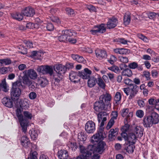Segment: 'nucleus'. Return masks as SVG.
<instances>
[{"label":"nucleus","mask_w":159,"mask_h":159,"mask_svg":"<svg viewBox=\"0 0 159 159\" xmlns=\"http://www.w3.org/2000/svg\"><path fill=\"white\" fill-rule=\"evenodd\" d=\"M97 83L96 79L94 77L89 78L87 82L88 86L90 88L94 87Z\"/></svg>","instance_id":"nucleus-27"},{"label":"nucleus","mask_w":159,"mask_h":159,"mask_svg":"<svg viewBox=\"0 0 159 159\" xmlns=\"http://www.w3.org/2000/svg\"><path fill=\"white\" fill-rule=\"evenodd\" d=\"M128 66L130 69H135L138 66V64L135 62H133L129 64Z\"/></svg>","instance_id":"nucleus-64"},{"label":"nucleus","mask_w":159,"mask_h":159,"mask_svg":"<svg viewBox=\"0 0 159 159\" xmlns=\"http://www.w3.org/2000/svg\"><path fill=\"white\" fill-rule=\"evenodd\" d=\"M75 33L71 30H65L62 31L61 35L58 36V39L60 42H68L71 43H75L76 42V39L72 38Z\"/></svg>","instance_id":"nucleus-3"},{"label":"nucleus","mask_w":159,"mask_h":159,"mask_svg":"<svg viewBox=\"0 0 159 159\" xmlns=\"http://www.w3.org/2000/svg\"><path fill=\"white\" fill-rule=\"evenodd\" d=\"M97 29L98 28L96 26H95L94 27L93 30H92L90 31V32H91L92 34L94 35L97 34L99 33H100L99 30H98Z\"/></svg>","instance_id":"nucleus-57"},{"label":"nucleus","mask_w":159,"mask_h":159,"mask_svg":"<svg viewBox=\"0 0 159 159\" xmlns=\"http://www.w3.org/2000/svg\"><path fill=\"white\" fill-rule=\"evenodd\" d=\"M10 67H3L0 68V73L4 74L7 73L8 71L10 70Z\"/></svg>","instance_id":"nucleus-44"},{"label":"nucleus","mask_w":159,"mask_h":159,"mask_svg":"<svg viewBox=\"0 0 159 159\" xmlns=\"http://www.w3.org/2000/svg\"><path fill=\"white\" fill-rule=\"evenodd\" d=\"M114 123V120H113L112 119H111L107 124L106 127V129L107 130L110 129L113 125Z\"/></svg>","instance_id":"nucleus-51"},{"label":"nucleus","mask_w":159,"mask_h":159,"mask_svg":"<svg viewBox=\"0 0 159 159\" xmlns=\"http://www.w3.org/2000/svg\"><path fill=\"white\" fill-rule=\"evenodd\" d=\"M24 43L25 44L27 48H31L33 47V44L32 42L29 41L25 40L24 41Z\"/></svg>","instance_id":"nucleus-61"},{"label":"nucleus","mask_w":159,"mask_h":159,"mask_svg":"<svg viewBox=\"0 0 159 159\" xmlns=\"http://www.w3.org/2000/svg\"><path fill=\"white\" fill-rule=\"evenodd\" d=\"M16 114L19 121L24 120L23 116L21 114V110L20 108H17L16 110Z\"/></svg>","instance_id":"nucleus-33"},{"label":"nucleus","mask_w":159,"mask_h":159,"mask_svg":"<svg viewBox=\"0 0 159 159\" xmlns=\"http://www.w3.org/2000/svg\"><path fill=\"white\" fill-rule=\"evenodd\" d=\"M111 96L106 93L100 96L99 100L96 102L94 106V110L97 111L106 110L110 109L111 106Z\"/></svg>","instance_id":"nucleus-2"},{"label":"nucleus","mask_w":159,"mask_h":159,"mask_svg":"<svg viewBox=\"0 0 159 159\" xmlns=\"http://www.w3.org/2000/svg\"><path fill=\"white\" fill-rule=\"evenodd\" d=\"M133 130L134 134L137 137H141L143 134V129L139 125H136L134 127Z\"/></svg>","instance_id":"nucleus-15"},{"label":"nucleus","mask_w":159,"mask_h":159,"mask_svg":"<svg viewBox=\"0 0 159 159\" xmlns=\"http://www.w3.org/2000/svg\"><path fill=\"white\" fill-rule=\"evenodd\" d=\"M11 63V61L9 58L0 59V67L3 66L9 65Z\"/></svg>","instance_id":"nucleus-28"},{"label":"nucleus","mask_w":159,"mask_h":159,"mask_svg":"<svg viewBox=\"0 0 159 159\" xmlns=\"http://www.w3.org/2000/svg\"><path fill=\"white\" fill-rule=\"evenodd\" d=\"M130 120H124L125 125L121 128L122 132H128L129 129L130 125L128 123Z\"/></svg>","instance_id":"nucleus-30"},{"label":"nucleus","mask_w":159,"mask_h":159,"mask_svg":"<svg viewBox=\"0 0 159 159\" xmlns=\"http://www.w3.org/2000/svg\"><path fill=\"white\" fill-rule=\"evenodd\" d=\"M92 74V71L87 68L79 72L78 75L83 79H87L89 78Z\"/></svg>","instance_id":"nucleus-11"},{"label":"nucleus","mask_w":159,"mask_h":159,"mask_svg":"<svg viewBox=\"0 0 159 159\" xmlns=\"http://www.w3.org/2000/svg\"><path fill=\"white\" fill-rule=\"evenodd\" d=\"M20 125L21 126L23 131L25 133L27 131V123L25 120L19 121Z\"/></svg>","instance_id":"nucleus-34"},{"label":"nucleus","mask_w":159,"mask_h":159,"mask_svg":"<svg viewBox=\"0 0 159 159\" xmlns=\"http://www.w3.org/2000/svg\"><path fill=\"white\" fill-rule=\"evenodd\" d=\"M134 144L132 143L128 145V146L125 148L126 150L128 153H132L133 152L135 148V146Z\"/></svg>","instance_id":"nucleus-36"},{"label":"nucleus","mask_w":159,"mask_h":159,"mask_svg":"<svg viewBox=\"0 0 159 159\" xmlns=\"http://www.w3.org/2000/svg\"><path fill=\"white\" fill-rule=\"evenodd\" d=\"M38 82L42 87H44L48 84V81L44 77H40L38 80Z\"/></svg>","instance_id":"nucleus-21"},{"label":"nucleus","mask_w":159,"mask_h":159,"mask_svg":"<svg viewBox=\"0 0 159 159\" xmlns=\"http://www.w3.org/2000/svg\"><path fill=\"white\" fill-rule=\"evenodd\" d=\"M77 78V74L74 71H71L69 75V78L70 80L73 82H75V80Z\"/></svg>","instance_id":"nucleus-35"},{"label":"nucleus","mask_w":159,"mask_h":159,"mask_svg":"<svg viewBox=\"0 0 159 159\" xmlns=\"http://www.w3.org/2000/svg\"><path fill=\"white\" fill-rule=\"evenodd\" d=\"M98 85L101 88L104 89L106 86V84L104 80L102 79L101 77H99L98 78V82L97 81Z\"/></svg>","instance_id":"nucleus-32"},{"label":"nucleus","mask_w":159,"mask_h":159,"mask_svg":"<svg viewBox=\"0 0 159 159\" xmlns=\"http://www.w3.org/2000/svg\"><path fill=\"white\" fill-rule=\"evenodd\" d=\"M24 116L28 119H31L32 117V115L31 113L27 111H25L23 112Z\"/></svg>","instance_id":"nucleus-50"},{"label":"nucleus","mask_w":159,"mask_h":159,"mask_svg":"<svg viewBox=\"0 0 159 159\" xmlns=\"http://www.w3.org/2000/svg\"><path fill=\"white\" fill-rule=\"evenodd\" d=\"M21 83L18 81L15 82L12 84L11 91V97L13 99H17L20 96L21 91L20 88Z\"/></svg>","instance_id":"nucleus-4"},{"label":"nucleus","mask_w":159,"mask_h":159,"mask_svg":"<svg viewBox=\"0 0 159 159\" xmlns=\"http://www.w3.org/2000/svg\"><path fill=\"white\" fill-rule=\"evenodd\" d=\"M138 37L146 42H148V39L145 36L141 34H139L138 35Z\"/></svg>","instance_id":"nucleus-58"},{"label":"nucleus","mask_w":159,"mask_h":159,"mask_svg":"<svg viewBox=\"0 0 159 159\" xmlns=\"http://www.w3.org/2000/svg\"><path fill=\"white\" fill-rule=\"evenodd\" d=\"M29 97L30 99H35L37 97L36 93L34 92H31L29 93Z\"/></svg>","instance_id":"nucleus-60"},{"label":"nucleus","mask_w":159,"mask_h":159,"mask_svg":"<svg viewBox=\"0 0 159 159\" xmlns=\"http://www.w3.org/2000/svg\"><path fill=\"white\" fill-rule=\"evenodd\" d=\"M78 139L80 141H83L86 139V136L84 132H81L78 134Z\"/></svg>","instance_id":"nucleus-37"},{"label":"nucleus","mask_w":159,"mask_h":159,"mask_svg":"<svg viewBox=\"0 0 159 159\" xmlns=\"http://www.w3.org/2000/svg\"><path fill=\"white\" fill-rule=\"evenodd\" d=\"M121 114L123 117H125L124 120H130L133 116V112L129 111L128 108H124L121 111Z\"/></svg>","instance_id":"nucleus-10"},{"label":"nucleus","mask_w":159,"mask_h":159,"mask_svg":"<svg viewBox=\"0 0 159 159\" xmlns=\"http://www.w3.org/2000/svg\"><path fill=\"white\" fill-rule=\"evenodd\" d=\"M55 70L56 73H58L60 77H63L62 75L65 74L66 71V68L65 66L61 64L57 65L55 66Z\"/></svg>","instance_id":"nucleus-13"},{"label":"nucleus","mask_w":159,"mask_h":159,"mask_svg":"<svg viewBox=\"0 0 159 159\" xmlns=\"http://www.w3.org/2000/svg\"><path fill=\"white\" fill-rule=\"evenodd\" d=\"M22 14L25 16L28 17H32L35 14L34 10L30 7H27L22 11Z\"/></svg>","instance_id":"nucleus-14"},{"label":"nucleus","mask_w":159,"mask_h":159,"mask_svg":"<svg viewBox=\"0 0 159 159\" xmlns=\"http://www.w3.org/2000/svg\"><path fill=\"white\" fill-rule=\"evenodd\" d=\"M121 93L119 92H117L115 96L114 99L116 103L120 101L121 99Z\"/></svg>","instance_id":"nucleus-45"},{"label":"nucleus","mask_w":159,"mask_h":159,"mask_svg":"<svg viewBox=\"0 0 159 159\" xmlns=\"http://www.w3.org/2000/svg\"><path fill=\"white\" fill-rule=\"evenodd\" d=\"M120 52V54H126L130 53V51L126 48H121Z\"/></svg>","instance_id":"nucleus-59"},{"label":"nucleus","mask_w":159,"mask_h":159,"mask_svg":"<svg viewBox=\"0 0 159 159\" xmlns=\"http://www.w3.org/2000/svg\"><path fill=\"white\" fill-rule=\"evenodd\" d=\"M58 73H56V74H53V78L56 81L59 82L60 80L63 77H60Z\"/></svg>","instance_id":"nucleus-55"},{"label":"nucleus","mask_w":159,"mask_h":159,"mask_svg":"<svg viewBox=\"0 0 159 159\" xmlns=\"http://www.w3.org/2000/svg\"><path fill=\"white\" fill-rule=\"evenodd\" d=\"M2 102L5 106L8 108H11L13 106V101L9 98L5 97L3 98Z\"/></svg>","instance_id":"nucleus-19"},{"label":"nucleus","mask_w":159,"mask_h":159,"mask_svg":"<svg viewBox=\"0 0 159 159\" xmlns=\"http://www.w3.org/2000/svg\"><path fill=\"white\" fill-rule=\"evenodd\" d=\"M21 143L23 146L26 148L28 147L30 144L29 139L26 136L22 137L21 139Z\"/></svg>","instance_id":"nucleus-23"},{"label":"nucleus","mask_w":159,"mask_h":159,"mask_svg":"<svg viewBox=\"0 0 159 159\" xmlns=\"http://www.w3.org/2000/svg\"><path fill=\"white\" fill-rule=\"evenodd\" d=\"M118 23V20L115 18H112L109 19L107 23L108 28L111 29L115 27Z\"/></svg>","instance_id":"nucleus-18"},{"label":"nucleus","mask_w":159,"mask_h":159,"mask_svg":"<svg viewBox=\"0 0 159 159\" xmlns=\"http://www.w3.org/2000/svg\"><path fill=\"white\" fill-rule=\"evenodd\" d=\"M107 113L105 112H100L98 114V121L99 123L101 122V127L104 125L105 122L107 120Z\"/></svg>","instance_id":"nucleus-9"},{"label":"nucleus","mask_w":159,"mask_h":159,"mask_svg":"<svg viewBox=\"0 0 159 159\" xmlns=\"http://www.w3.org/2000/svg\"><path fill=\"white\" fill-rule=\"evenodd\" d=\"M136 139L137 136L134 133H131L129 134L127 141L130 143L134 144Z\"/></svg>","instance_id":"nucleus-24"},{"label":"nucleus","mask_w":159,"mask_h":159,"mask_svg":"<svg viewBox=\"0 0 159 159\" xmlns=\"http://www.w3.org/2000/svg\"><path fill=\"white\" fill-rule=\"evenodd\" d=\"M157 15V13L151 12L148 13V16L150 19H152L155 18Z\"/></svg>","instance_id":"nucleus-63"},{"label":"nucleus","mask_w":159,"mask_h":159,"mask_svg":"<svg viewBox=\"0 0 159 159\" xmlns=\"http://www.w3.org/2000/svg\"><path fill=\"white\" fill-rule=\"evenodd\" d=\"M20 106L22 109H26L29 107L28 101L26 99H21L19 102Z\"/></svg>","instance_id":"nucleus-26"},{"label":"nucleus","mask_w":159,"mask_h":159,"mask_svg":"<svg viewBox=\"0 0 159 159\" xmlns=\"http://www.w3.org/2000/svg\"><path fill=\"white\" fill-rule=\"evenodd\" d=\"M96 26L100 33H103L106 32V27L105 24H102L100 25Z\"/></svg>","instance_id":"nucleus-31"},{"label":"nucleus","mask_w":159,"mask_h":159,"mask_svg":"<svg viewBox=\"0 0 159 159\" xmlns=\"http://www.w3.org/2000/svg\"><path fill=\"white\" fill-rule=\"evenodd\" d=\"M151 118L149 116L144 117L143 119V124L145 127H150L154 124Z\"/></svg>","instance_id":"nucleus-20"},{"label":"nucleus","mask_w":159,"mask_h":159,"mask_svg":"<svg viewBox=\"0 0 159 159\" xmlns=\"http://www.w3.org/2000/svg\"><path fill=\"white\" fill-rule=\"evenodd\" d=\"M95 53L97 58L100 60L106 58L107 57V52L105 50H97L96 51Z\"/></svg>","instance_id":"nucleus-16"},{"label":"nucleus","mask_w":159,"mask_h":159,"mask_svg":"<svg viewBox=\"0 0 159 159\" xmlns=\"http://www.w3.org/2000/svg\"><path fill=\"white\" fill-rule=\"evenodd\" d=\"M95 123L92 120L87 122L85 126V129L86 132L89 134L93 133L95 130Z\"/></svg>","instance_id":"nucleus-8"},{"label":"nucleus","mask_w":159,"mask_h":159,"mask_svg":"<svg viewBox=\"0 0 159 159\" xmlns=\"http://www.w3.org/2000/svg\"><path fill=\"white\" fill-rule=\"evenodd\" d=\"M37 83L32 81L31 84L30 85V86H28V87L31 90H33L35 88H37Z\"/></svg>","instance_id":"nucleus-62"},{"label":"nucleus","mask_w":159,"mask_h":159,"mask_svg":"<svg viewBox=\"0 0 159 159\" xmlns=\"http://www.w3.org/2000/svg\"><path fill=\"white\" fill-rule=\"evenodd\" d=\"M23 73L26 75L31 79L35 80L37 79L38 77V74L36 71L33 69H30L25 70Z\"/></svg>","instance_id":"nucleus-12"},{"label":"nucleus","mask_w":159,"mask_h":159,"mask_svg":"<svg viewBox=\"0 0 159 159\" xmlns=\"http://www.w3.org/2000/svg\"><path fill=\"white\" fill-rule=\"evenodd\" d=\"M51 20L57 24H60L61 23V21L59 18L57 17L53 16L51 17Z\"/></svg>","instance_id":"nucleus-46"},{"label":"nucleus","mask_w":159,"mask_h":159,"mask_svg":"<svg viewBox=\"0 0 159 159\" xmlns=\"http://www.w3.org/2000/svg\"><path fill=\"white\" fill-rule=\"evenodd\" d=\"M122 74L125 76L130 77L132 76V72L130 70L126 69L123 70L122 72Z\"/></svg>","instance_id":"nucleus-43"},{"label":"nucleus","mask_w":159,"mask_h":159,"mask_svg":"<svg viewBox=\"0 0 159 159\" xmlns=\"http://www.w3.org/2000/svg\"><path fill=\"white\" fill-rule=\"evenodd\" d=\"M117 60V58L114 55H111L108 61L111 64H113Z\"/></svg>","instance_id":"nucleus-48"},{"label":"nucleus","mask_w":159,"mask_h":159,"mask_svg":"<svg viewBox=\"0 0 159 159\" xmlns=\"http://www.w3.org/2000/svg\"><path fill=\"white\" fill-rule=\"evenodd\" d=\"M106 137V135L105 132L102 130H101L98 131L91 137V141L92 143L95 144L96 143L102 141L101 140Z\"/></svg>","instance_id":"nucleus-6"},{"label":"nucleus","mask_w":159,"mask_h":159,"mask_svg":"<svg viewBox=\"0 0 159 159\" xmlns=\"http://www.w3.org/2000/svg\"><path fill=\"white\" fill-rule=\"evenodd\" d=\"M1 86L2 87V89H3L2 90L5 92H7L8 91V87L7 86L6 82L5 80H4L2 81Z\"/></svg>","instance_id":"nucleus-49"},{"label":"nucleus","mask_w":159,"mask_h":159,"mask_svg":"<svg viewBox=\"0 0 159 159\" xmlns=\"http://www.w3.org/2000/svg\"><path fill=\"white\" fill-rule=\"evenodd\" d=\"M159 100V98L157 100H155L153 98H151L149 99L148 102L150 105H155V108L156 109L157 105L158 104V101Z\"/></svg>","instance_id":"nucleus-42"},{"label":"nucleus","mask_w":159,"mask_h":159,"mask_svg":"<svg viewBox=\"0 0 159 159\" xmlns=\"http://www.w3.org/2000/svg\"><path fill=\"white\" fill-rule=\"evenodd\" d=\"M136 86H133L132 88H123L125 93L127 95H129V99H131L134 98L138 92L136 90Z\"/></svg>","instance_id":"nucleus-7"},{"label":"nucleus","mask_w":159,"mask_h":159,"mask_svg":"<svg viewBox=\"0 0 159 159\" xmlns=\"http://www.w3.org/2000/svg\"><path fill=\"white\" fill-rule=\"evenodd\" d=\"M32 81L30 80L28 77H23V83L24 84L30 86L31 84Z\"/></svg>","instance_id":"nucleus-40"},{"label":"nucleus","mask_w":159,"mask_h":159,"mask_svg":"<svg viewBox=\"0 0 159 159\" xmlns=\"http://www.w3.org/2000/svg\"><path fill=\"white\" fill-rule=\"evenodd\" d=\"M29 134H30L31 138L33 140H35L37 137L38 134L36 131L34 129L30 130Z\"/></svg>","instance_id":"nucleus-39"},{"label":"nucleus","mask_w":159,"mask_h":159,"mask_svg":"<svg viewBox=\"0 0 159 159\" xmlns=\"http://www.w3.org/2000/svg\"><path fill=\"white\" fill-rule=\"evenodd\" d=\"M66 13L71 16H75V13L74 10L69 8H67L66 9Z\"/></svg>","instance_id":"nucleus-47"},{"label":"nucleus","mask_w":159,"mask_h":159,"mask_svg":"<svg viewBox=\"0 0 159 159\" xmlns=\"http://www.w3.org/2000/svg\"><path fill=\"white\" fill-rule=\"evenodd\" d=\"M131 17L129 15L126 14L124 18V23L125 25H129Z\"/></svg>","instance_id":"nucleus-38"},{"label":"nucleus","mask_w":159,"mask_h":159,"mask_svg":"<svg viewBox=\"0 0 159 159\" xmlns=\"http://www.w3.org/2000/svg\"><path fill=\"white\" fill-rule=\"evenodd\" d=\"M12 17L16 20L20 21L23 18V15L20 13L16 12L11 14Z\"/></svg>","instance_id":"nucleus-29"},{"label":"nucleus","mask_w":159,"mask_h":159,"mask_svg":"<svg viewBox=\"0 0 159 159\" xmlns=\"http://www.w3.org/2000/svg\"><path fill=\"white\" fill-rule=\"evenodd\" d=\"M118 128L111 129L109 132V139L110 141H113L114 140L118 134Z\"/></svg>","instance_id":"nucleus-17"},{"label":"nucleus","mask_w":159,"mask_h":159,"mask_svg":"<svg viewBox=\"0 0 159 159\" xmlns=\"http://www.w3.org/2000/svg\"><path fill=\"white\" fill-rule=\"evenodd\" d=\"M150 73L148 71H144L143 72V76L145 77L147 80H149L150 79Z\"/></svg>","instance_id":"nucleus-56"},{"label":"nucleus","mask_w":159,"mask_h":159,"mask_svg":"<svg viewBox=\"0 0 159 159\" xmlns=\"http://www.w3.org/2000/svg\"><path fill=\"white\" fill-rule=\"evenodd\" d=\"M37 155L38 153L36 151L33 152L31 150L30 155L29 156L28 159H37Z\"/></svg>","instance_id":"nucleus-41"},{"label":"nucleus","mask_w":159,"mask_h":159,"mask_svg":"<svg viewBox=\"0 0 159 159\" xmlns=\"http://www.w3.org/2000/svg\"><path fill=\"white\" fill-rule=\"evenodd\" d=\"M152 118V120L154 124H157L159 121V116L158 114L153 112L151 113V116H149Z\"/></svg>","instance_id":"nucleus-25"},{"label":"nucleus","mask_w":159,"mask_h":159,"mask_svg":"<svg viewBox=\"0 0 159 159\" xmlns=\"http://www.w3.org/2000/svg\"><path fill=\"white\" fill-rule=\"evenodd\" d=\"M37 71L43 75L48 74L50 76L53 75L54 71L52 66L44 65L38 66L37 69Z\"/></svg>","instance_id":"nucleus-5"},{"label":"nucleus","mask_w":159,"mask_h":159,"mask_svg":"<svg viewBox=\"0 0 159 159\" xmlns=\"http://www.w3.org/2000/svg\"><path fill=\"white\" fill-rule=\"evenodd\" d=\"M92 152L93 153V155L92 157H91V155L89 157V159H99L100 157V156L99 155L100 154H98V153H95L94 151H92Z\"/></svg>","instance_id":"nucleus-54"},{"label":"nucleus","mask_w":159,"mask_h":159,"mask_svg":"<svg viewBox=\"0 0 159 159\" xmlns=\"http://www.w3.org/2000/svg\"><path fill=\"white\" fill-rule=\"evenodd\" d=\"M58 156L60 159H67L68 157V152L64 150H61L58 152Z\"/></svg>","instance_id":"nucleus-22"},{"label":"nucleus","mask_w":159,"mask_h":159,"mask_svg":"<svg viewBox=\"0 0 159 159\" xmlns=\"http://www.w3.org/2000/svg\"><path fill=\"white\" fill-rule=\"evenodd\" d=\"M136 114L137 117L141 118L143 116L144 113L143 111L142 110H139L136 111Z\"/></svg>","instance_id":"nucleus-53"},{"label":"nucleus","mask_w":159,"mask_h":159,"mask_svg":"<svg viewBox=\"0 0 159 159\" xmlns=\"http://www.w3.org/2000/svg\"><path fill=\"white\" fill-rule=\"evenodd\" d=\"M120 61L122 63H127L128 62L129 60L127 57H125L120 56L119 57Z\"/></svg>","instance_id":"nucleus-52"},{"label":"nucleus","mask_w":159,"mask_h":159,"mask_svg":"<svg viewBox=\"0 0 159 159\" xmlns=\"http://www.w3.org/2000/svg\"><path fill=\"white\" fill-rule=\"evenodd\" d=\"M106 145V144L104 142L100 141L97 145H89L86 149L84 146H80V152L84 156L86 159H89V157L92 155V151H94L95 153L102 154L104 150V147Z\"/></svg>","instance_id":"nucleus-1"}]
</instances>
